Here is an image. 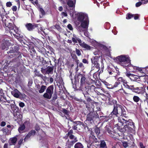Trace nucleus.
Returning <instances> with one entry per match:
<instances>
[{
	"mask_svg": "<svg viewBox=\"0 0 148 148\" xmlns=\"http://www.w3.org/2000/svg\"><path fill=\"white\" fill-rule=\"evenodd\" d=\"M142 4H143V3L142 1V2H137L136 4V7H138L140 6Z\"/></svg>",
	"mask_w": 148,
	"mask_h": 148,
	"instance_id": "nucleus-42",
	"label": "nucleus"
},
{
	"mask_svg": "<svg viewBox=\"0 0 148 148\" xmlns=\"http://www.w3.org/2000/svg\"><path fill=\"white\" fill-rule=\"evenodd\" d=\"M79 77H81L80 80V84L83 85L85 84L86 82V78L82 75L79 74L77 75Z\"/></svg>",
	"mask_w": 148,
	"mask_h": 148,
	"instance_id": "nucleus-20",
	"label": "nucleus"
},
{
	"mask_svg": "<svg viewBox=\"0 0 148 148\" xmlns=\"http://www.w3.org/2000/svg\"><path fill=\"white\" fill-rule=\"evenodd\" d=\"M62 15L65 16H67V14L66 12H63L61 13Z\"/></svg>",
	"mask_w": 148,
	"mask_h": 148,
	"instance_id": "nucleus-57",
	"label": "nucleus"
},
{
	"mask_svg": "<svg viewBox=\"0 0 148 148\" xmlns=\"http://www.w3.org/2000/svg\"><path fill=\"white\" fill-rule=\"evenodd\" d=\"M23 139H22V138L18 142V145H21L23 142Z\"/></svg>",
	"mask_w": 148,
	"mask_h": 148,
	"instance_id": "nucleus-58",
	"label": "nucleus"
},
{
	"mask_svg": "<svg viewBox=\"0 0 148 148\" xmlns=\"http://www.w3.org/2000/svg\"><path fill=\"white\" fill-rule=\"evenodd\" d=\"M133 17V15L131 14H128L127 16L126 17V18L127 19H130Z\"/></svg>",
	"mask_w": 148,
	"mask_h": 148,
	"instance_id": "nucleus-44",
	"label": "nucleus"
},
{
	"mask_svg": "<svg viewBox=\"0 0 148 148\" xmlns=\"http://www.w3.org/2000/svg\"><path fill=\"white\" fill-rule=\"evenodd\" d=\"M38 25L35 24H33L30 23H27L26 25V27L27 29L29 31H32L33 29L35 28L38 27Z\"/></svg>",
	"mask_w": 148,
	"mask_h": 148,
	"instance_id": "nucleus-11",
	"label": "nucleus"
},
{
	"mask_svg": "<svg viewBox=\"0 0 148 148\" xmlns=\"http://www.w3.org/2000/svg\"><path fill=\"white\" fill-rule=\"evenodd\" d=\"M84 34L86 36L88 37V34L86 31L84 32Z\"/></svg>",
	"mask_w": 148,
	"mask_h": 148,
	"instance_id": "nucleus-61",
	"label": "nucleus"
},
{
	"mask_svg": "<svg viewBox=\"0 0 148 148\" xmlns=\"http://www.w3.org/2000/svg\"><path fill=\"white\" fill-rule=\"evenodd\" d=\"M126 112L123 107L120 105H114L113 111L109 115L110 118L117 117L118 123L117 125H123L127 121V117L125 116Z\"/></svg>",
	"mask_w": 148,
	"mask_h": 148,
	"instance_id": "nucleus-1",
	"label": "nucleus"
},
{
	"mask_svg": "<svg viewBox=\"0 0 148 148\" xmlns=\"http://www.w3.org/2000/svg\"><path fill=\"white\" fill-rule=\"evenodd\" d=\"M19 105L21 107H23L25 105L24 103L22 102L19 103Z\"/></svg>",
	"mask_w": 148,
	"mask_h": 148,
	"instance_id": "nucleus-50",
	"label": "nucleus"
},
{
	"mask_svg": "<svg viewBox=\"0 0 148 148\" xmlns=\"http://www.w3.org/2000/svg\"><path fill=\"white\" fill-rule=\"evenodd\" d=\"M12 9L14 11H16L17 9V7L16 6H13L12 8Z\"/></svg>",
	"mask_w": 148,
	"mask_h": 148,
	"instance_id": "nucleus-47",
	"label": "nucleus"
},
{
	"mask_svg": "<svg viewBox=\"0 0 148 148\" xmlns=\"http://www.w3.org/2000/svg\"><path fill=\"white\" fill-rule=\"evenodd\" d=\"M73 133V131L72 130H70L68 133L67 135L68 136L69 135H70L72 134Z\"/></svg>",
	"mask_w": 148,
	"mask_h": 148,
	"instance_id": "nucleus-54",
	"label": "nucleus"
},
{
	"mask_svg": "<svg viewBox=\"0 0 148 148\" xmlns=\"http://www.w3.org/2000/svg\"><path fill=\"white\" fill-rule=\"evenodd\" d=\"M117 92H119L122 94H123V93H125L126 95H127L128 94L122 88H122H119L117 91Z\"/></svg>",
	"mask_w": 148,
	"mask_h": 148,
	"instance_id": "nucleus-29",
	"label": "nucleus"
},
{
	"mask_svg": "<svg viewBox=\"0 0 148 148\" xmlns=\"http://www.w3.org/2000/svg\"><path fill=\"white\" fill-rule=\"evenodd\" d=\"M123 145L125 148H126L128 146V145L127 143L126 142H124L123 143Z\"/></svg>",
	"mask_w": 148,
	"mask_h": 148,
	"instance_id": "nucleus-41",
	"label": "nucleus"
},
{
	"mask_svg": "<svg viewBox=\"0 0 148 148\" xmlns=\"http://www.w3.org/2000/svg\"><path fill=\"white\" fill-rule=\"evenodd\" d=\"M10 43L8 40H5L3 43L1 47L3 50H6L8 49V48L10 47Z\"/></svg>",
	"mask_w": 148,
	"mask_h": 148,
	"instance_id": "nucleus-10",
	"label": "nucleus"
},
{
	"mask_svg": "<svg viewBox=\"0 0 148 148\" xmlns=\"http://www.w3.org/2000/svg\"><path fill=\"white\" fill-rule=\"evenodd\" d=\"M8 144L5 143L3 146V148H8Z\"/></svg>",
	"mask_w": 148,
	"mask_h": 148,
	"instance_id": "nucleus-60",
	"label": "nucleus"
},
{
	"mask_svg": "<svg viewBox=\"0 0 148 148\" xmlns=\"http://www.w3.org/2000/svg\"><path fill=\"white\" fill-rule=\"evenodd\" d=\"M68 136H69L70 139L73 140L70 142V144L71 145H73L74 143L77 141V137L73 134L70 135Z\"/></svg>",
	"mask_w": 148,
	"mask_h": 148,
	"instance_id": "nucleus-17",
	"label": "nucleus"
},
{
	"mask_svg": "<svg viewBox=\"0 0 148 148\" xmlns=\"http://www.w3.org/2000/svg\"><path fill=\"white\" fill-rule=\"evenodd\" d=\"M116 82H119L120 83L121 82H122L123 86L126 88H127L128 87H129V85L126 81L125 80L123 79L122 77H119L118 79Z\"/></svg>",
	"mask_w": 148,
	"mask_h": 148,
	"instance_id": "nucleus-12",
	"label": "nucleus"
},
{
	"mask_svg": "<svg viewBox=\"0 0 148 148\" xmlns=\"http://www.w3.org/2000/svg\"><path fill=\"white\" fill-rule=\"evenodd\" d=\"M104 84L108 88L110 89L113 88V86L111 84H109L106 82H105Z\"/></svg>",
	"mask_w": 148,
	"mask_h": 148,
	"instance_id": "nucleus-33",
	"label": "nucleus"
},
{
	"mask_svg": "<svg viewBox=\"0 0 148 148\" xmlns=\"http://www.w3.org/2000/svg\"><path fill=\"white\" fill-rule=\"evenodd\" d=\"M142 1L143 3L144 4H146L147 2L148 3V0H141Z\"/></svg>",
	"mask_w": 148,
	"mask_h": 148,
	"instance_id": "nucleus-56",
	"label": "nucleus"
},
{
	"mask_svg": "<svg viewBox=\"0 0 148 148\" xmlns=\"http://www.w3.org/2000/svg\"><path fill=\"white\" fill-rule=\"evenodd\" d=\"M139 144L141 148H145V147L143 145L142 143L140 142Z\"/></svg>",
	"mask_w": 148,
	"mask_h": 148,
	"instance_id": "nucleus-55",
	"label": "nucleus"
},
{
	"mask_svg": "<svg viewBox=\"0 0 148 148\" xmlns=\"http://www.w3.org/2000/svg\"><path fill=\"white\" fill-rule=\"evenodd\" d=\"M95 114L93 112H90L87 115L86 120L91 121L94 119Z\"/></svg>",
	"mask_w": 148,
	"mask_h": 148,
	"instance_id": "nucleus-15",
	"label": "nucleus"
},
{
	"mask_svg": "<svg viewBox=\"0 0 148 148\" xmlns=\"http://www.w3.org/2000/svg\"><path fill=\"white\" fill-rule=\"evenodd\" d=\"M38 59L40 61V62H43L44 61V58H43L41 57L40 56H38Z\"/></svg>",
	"mask_w": 148,
	"mask_h": 148,
	"instance_id": "nucleus-38",
	"label": "nucleus"
},
{
	"mask_svg": "<svg viewBox=\"0 0 148 148\" xmlns=\"http://www.w3.org/2000/svg\"><path fill=\"white\" fill-rule=\"evenodd\" d=\"M67 2V4L70 7H73L75 5L76 0H68Z\"/></svg>",
	"mask_w": 148,
	"mask_h": 148,
	"instance_id": "nucleus-23",
	"label": "nucleus"
},
{
	"mask_svg": "<svg viewBox=\"0 0 148 148\" xmlns=\"http://www.w3.org/2000/svg\"><path fill=\"white\" fill-rule=\"evenodd\" d=\"M9 25H8V27L10 30L14 29L16 26L12 23H9Z\"/></svg>",
	"mask_w": 148,
	"mask_h": 148,
	"instance_id": "nucleus-32",
	"label": "nucleus"
},
{
	"mask_svg": "<svg viewBox=\"0 0 148 148\" xmlns=\"http://www.w3.org/2000/svg\"><path fill=\"white\" fill-rule=\"evenodd\" d=\"M72 40L74 43H77V42H78L79 44L82 41L81 40L75 35H73V37L72 38Z\"/></svg>",
	"mask_w": 148,
	"mask_h": 148,
	"instance_id": "nucleus-19",
	"label": "nucleus"
},
{
	"mask_svg": "<svg viewBox=\"0 0 148 148\" xmlns=\"http://www.w3.org/2000/svg\"><path fill=\"white\" fill-rule=\"evenodd\" d=\"M74 123H75V125H77V126L80 125H81L82 123V122L79 121H75L74 122Z\"/></svg>",
	"mask_w": 148,
	"mask_h": 148,
	"instance_id": "nucleus-40",
	"label": "nucleus"
},
{
	"mask_svg": "<svg viewBox=\"0 0 148 148\" xmlns=\"http://www.w3.org/2000/svg\"><path fill=\"white\" fill-rule=\"evenodd\" d=\"M14 29V31L15 33L17 34L18 31V29L15 26V27Z\"/></svg>",
	"mask_w": 148,
	"mask_h": 148,
	"instance_id": "nucleus-48",
	"label": "nucleus"
},
{
	"mask_svg": "<svg viewBox=\"0 0 148 148\" xmlns=\"http://www.w3.org/2000/svg\"><path fill=\"white\" fill-rule=\"evenodd\" d=\"M100 145V148H107L106 143L104 140H101V141Z\"/></svg>",
	"mask_w": 148,
	"mask_h": 148,
	"instance_id": "nucleus-26",
	"label": "nucleus"
},
{
	"mask_svg": "<svg viewBox=\"0 0 148 148\" xmlns=\"http://www.w3.org/2000/svg\"><path fill=\"white\" fill-rule=\"evenodd\" d=\"M12 94L15 97L20 98V92L17 89H14L11 92Z\"/></svg>",
	"mask_w": 148,
	"mask_h": 148,
	"instance_id": "nucleus-13",
	"label": "nucleus"
},
{
	"mask_svg": "<svg viewBox=\"0 0 148 148\" xmlns=\"http://www.w3.org/2000/svg\"><path fill=\"white\" fill-rule=\"evenodd\" d=\"M46 86L44 85H42V86H41L40 90H39V92L40 93H43V92H44V91L46 89Z\"/></svg>",
	"mask_w": 148,
	"mask_h": 148,
	"instance_id": "nucleus-31",
	"label": "nucleus"
},
{
	"mask_svg": "<svg viewBox=\"0 0 148 148\" xmlns=\"http://www.w3.org/2000/svg\"><path fill=\"white\" fill-rule=\"evenodd\" d=\"M97 139L95 138V136L94 135H92L91 136H90L89 137V141L90 143L91 144L95 143H97Z\"/></svg>",
	"mask_w": 148,
	"mask_h": 148,
	"instance_id": "nucleus-18",
	"label": "nucleus"
},
{
	"mask_svg": "<svg viewBox=\"0 0 148 148\" xmlns=\"http://www.w3.org/2000/svg\"><path fill=\"white\" fill-rule=\"evenodd\" d=\"M78 20L81 22V24L77 25V29L80 32H84L87 29L88 27L89 20L88 15L85 13H80L79 14Z\"/></svg>",
	"mask_w": 148,
	"mask_h": 148,
	"instance_id": "nucleus-2",
	"label": "nucleus"
},
{
	"mask_svg": "<svg viewBox=\"0 0 148 148\" xmlns=\"http://www.w3.org/2000/svg\"><path fill=\"white\" fill-rule=\"evenodd\" d=\"M126 75L128 77H130L131 76H133L134 75L132 74L131 73H126Z\"/></svg>",
	"mask_w": 148,
	"mask_h": 148,
	"instance_id": "nucleus-49",
	"label": "nucleus"
},
{
	"mask_svg": "<svg viewBox=\"0 0 148 148\" xmlns=\"http://www.w3.org/2000/svg\"><path fill=\"white\" fill-rule=\"evenodd\" d=\"M14 116L17 119H21L22 117V115L20 114L19 113H18V114H17L16 115L15 114H14Z\"/></svg>",
	"mask_w": 148,
	"mask_h": 148,
	"instance_id": "nucleus-35",
	"label": "nucleus"
},
{
	"mask_svg": "<svg viewBox=\"0 0 148 148\" xmlns=\"http://www.w3.org/2000/svg\"><path fill=\"white\" fill-rule=\"evenodd\" d=\"M17 138L16 137L10 138L8 141L10 145H15L17 140Z\"/></svg>",
	"mask_w": 148,
	"mask_h": 148,
	"instance_id": "nucleus-16",
	"label": "nucleus"
},
{
	"mask_svg": "<svg viewBox=\"0 0 148 148\" xmlns=\"http://www.w3.org/2000/svg\"><path fill=\"white\" fill-rule=\"evenodd\" d=\"M36 132L34 130H32L29 132L28 134L26 135L24 139V140H25L26 139H27L29 138L32 136H33L35 135Z\"/></svg>",
	"mask_w": 148,
	"mask_h": 148,
	"instance_id": "nucleus-21",
	"label": "nucleus"
},
{
	"mask_svg": "<svg viewBox=\"0 0 148 148\" xmlns=\"http://www.w3.org/2000/svg\"><path fill=\"white\" fill-rule=\"evenodd\" d=\"M53 79L52 77H51L50 78V82L51 83H52L53 82Z\"/></svg>",
	"mask_w": 148,
	"mask_h": 148,
	"instance_id": "nucleus-62",
	"label": "nucleus"
},
{
	"mask_svg": "<svg viewBox=\"0 0 148 148\" xmlns=\"http://www.w3.org/2000/svg\"><path fill=\"white\" fill-rule=\"evenodd\" d=\"M39 11L40 12V18H42L43 17V16L45 14V11L42 8H40Z\"/></svg>",
	"mask_w": 148,
	"mask_h": 148,
	"instance_id": "nucleus-30",
	"label": "nucleus"
},
{
	"mask_svg": "<svg viewBox=\"0 0 148 148\" xmlns=\"http://www.w3.org/2000/svg\"><path fill=\"white\" fill-rule=\"evenodd\" d=\"M133 99L134 101L137 102L139 101L140 99L138 97L136 96H134L133 97Z\"/></svg>",
	"mask_w": 148,
	"mask_h": 148,
	"instance_id": "nucleus-34",
	"label": "nucleus"
},
{
	"mask_svg": "<svg viewBox=\"0 0 148 148\" xmlns=\"http://www.w3.org/2000/svg\"><path fill=\"white\" fill-rule=\"evenodd\" d=\"M75 52L76 54L78 56H79L81 55V51L79 49L76 48Z\"/></svg>",
	"mask_w": 148,
	"mask_h": 148,
	"instance_id": "nucleus-36",
	"label": "nucleus"
},
{
	"mask_svg": "<svg viewBox=\"0 0 148 148\" xmlns=\"http://www.w3.org/2000/svg\"><path fill=\"white\" fill-rule=\"evenodd\" d=\"M122 85L119 82H116L115 83L113 88H117V89L118 90L119 88H122Z\"/></svg>",
	"mask_w": 148,
	"mask_h": 148,
	"instance_id": "nucleus-24",
	"label": "nucleus"
},
{
	"mask_svg": "<svg viewBox=\"0 0 148 148\" xmlns=\"http://www.w3.org/2000/svg\"><path fill=\"white\" fill-rule=\"evenodd\" d=\"M126 119L127 121H126V123H124L123 125H117L118 126L120 131L122 132H129L132 130V127L130 126H132L133 127L134 126V123L132 122V120H128L127 117Z\"/></svg>",
	"mask_w": 148,
	"mask_h": 148,
	"instance_id": "nucleus-3",
	"label": "nucleus"
},
{
	"mask_svg": "<svg viewBox=\"0 0 148 148\" xmlns=\"http://www.w3.org/2000/svg\"><path fill=\"white\" fill-rule=\"evenodd\" d=\"M12 5V3L10 2H7L6 3V6L7 7H10Z\"/></svg>",
	"mask_w": 148,
	"mask_h": 148,
	"instance_id": "nucleus-43",
	"label": "nucleus"
},
{
	"mask_svg": "<svg viewBox=\"0 0 148 148\" xmlns=\"http://www.w3.org/2000/svg\"><path fill=\"white\" fill-rule=\"evenodd\" d=\"M127 56L122 55L116 57V60L119 61V63L123 66H130V60Z\"/></svg>",
	"mask_w": 148,
	"mask_h": 148,
	"instance_id": "nucleus-4",
	"label": "nucleus"
},
{
	"mask_svg": "<svg viewBox=\"0 0 148 148\" xmlns=\"http://www.w3.org/2000/svg\"><path fill=\"white\" fill-rule=\"evenodd\" d=\"M6 125V123L5 121H2L1 123V126L2 127L5 126Z\"/></svg>",
	"mask_w": 148,
	"mask_h": 148,
	"instance_id": "nucleus-51",
	"label": "nucleus"
},
{
	"mask_svg": "<svg viewBox=\"0 0 148 148\" xmlns=\"http://www.w3.org/2000/svg\"><path fill=\"white\" fill-rule=\"evenodd\" d=\"M138 87H134V85H129L127 89L132 90L133 91L137 92L138 91L140 92L141 90H144V88L143 86L142 87L141 85L142 84L139 82L137 83Z\"/></svg>",
	"mask_w": 148,
	"mask_h": 148,
	"instance_id": "nucleus-9",
	"label": "nucleus"
},
{
	"mask_svg": "<svg viewBox=\"0 0 148 148\" xmlns=\"http://www.w3.org/2000/svg\"><path fill=\"white\" fill-rule=\"evenodd\" d=\"M99 48L101 50L100 51H97L94 52L95 55H98L99 56H101L102 54L105 55L109 56L110 54V51L104 45L99 44Z\"/></svg>",
	"mask_w": 148,
	"mask_h": 148,
	"instance_id": "nucleus-5",
	"label": "nucleus"
},
{
	"mask_svg": "<svg viewBox=\"0 0 148 148\" xmlns=\"http://www.w3.org/2000/svg\"><path fill=\"white\" fill-rule=\"evenodd\" d=\"M93 113H94L95 114L94 118H99V116L98 114L97 113H96L95 114V112H93Z\"/></svg>",
	"mask_w": 148,
	"mask_h": 148,
	"instance_id": "nucleus-53",
	"label": "nucleus"
},
{
	"mask_svg": "<svg viewBox=\"0 0 148 148\" xmlns=\"http://www.w3.org/2000/svg\"><path fill=\"white\" fill-rule=\"evenodd\" d=\"M79 45L81 47L84 49H90V46L88 45L84 42H82V41L79 43Z\"/></svg>",
	"mask_w": 148,
	"mask_h": 148,
	"instance_id": "nucleus-22",
	"label": "nucleus"
},
{
	"mask_svg": "<svg viewBox=\"0 0 148 148\" xmlns=\"http://www.w3.org/2000/svg\"><path fill=\"white\" fill-rule=\"evenodd\" d=\"M53 85L48 87L46 90V92L43 95L44 97L49 99H50L53 93Z\"/></svg>",
	"mask_w": 148,
	"mask_h": 148,
	"instance_id": "nucleus-8",
	"label": "nucleus"
},
{
	"mask_svg": "<svg viewBox=\"0 0 148 148\" xmlns=\"http://www.w3.org/2000/svg\"><path fill=\"white\" fill-rule=\"evenodd\" d=\"M67 27L68 29L71 30H72L73 29L72 26L70 24H69L67 25Z\"/></svg>",
	"mask_w": 148,
	"mask_h": 148,
	"instance_id": "nucleus-46",
	"label": "nucleus"
},
{
	"mask_svg": "<svg viewBox=\"0 0 148 148\" xmlns=\"http://www.w3.org/2000/svg\"><path fill=\"white\" fill-rule=\"evenodd\" d=\"M105 130H106V131L108 132V133L110 135H111L112 134L111 131L110 130V129L106 127L105 128Z\"/></svg>",
	"mask_w": 148,
	"mask_h": 148,
	"instance_id": "nucleus-39",
	"label": "nucleus"
},
{
	"mask_svg": "<svg viewBox=\"0 0 148 148\" xmlns=\"http://www.w3.org/2000/svg\"><path fill=\"white\" fill-rule=\"evenodd\" d=\"M53 71V68L51 66H48L46 71L45 74H49L52 72Z\"/></svg>",
	"mask_w": 148,
	"mask_h": 148,
	"instance_id": "nucleus-27",
	"label": "nucleus"
},
{
	"mask_svg": "<svg viewBox=\"0 0 148 148\" xmlns=\"http://www.w3.org/2000/svg\"><path fill=\"white\" fill-rule=\"evenodd\" d=\"M25 129V126L24 125H20L18 129V131L20 133H21L24 132Z\"/></svg>",
	"mask_w": 148,
	"mask_h": 148,
	"instance_id": "nucleus-25",
	"label": "nucleus"
},
{
	"mask_svg": "<svg viewBox=\"0 0 148 148\" xmlns=\"http://www.w3.org/2000/svg\"><path fill=\"white\" fill-rule=\"evenodd\" d=\"M83 145L80 143L78 142L75 144L74 148H84Z\"/></svg>",
	"mask_w": 148,
	"mask_h": 148,
	"instance_id": "nucleus-28",
	"label": "nucleus"
},
{
	"mask_svg": "<svg viewBox=\"0 0 148 148\" xmlns=\"http://www.w3.org/2000/svg\"><path fill=\"white\" fill-rule=\"evenodd\" d=\"M10 47V50L7 52L8 53H14L16 52V50H18L17 47L15 45H11Z\"/></svg>",
	"mask_w": 148,
	"mask_h": 148,
	"instance_id": "nucleus-14",
	"label": "nucleus"
},
{
	"mask_svg": "<svg viewBox=\"0 0 148 148\" xmlns=\"http://www.w3.org/2000/svg\"><path fill=\"white\" fill-rule=\"evenodd\" d=\"M98 57L96 56L91 60L92 63V69L98 71L99 70L100 67L99 64L98 62Z\"/></svg>",
	"mask_w": 148,
	"mask_h": 148,
	"instance_id": "nucleus-7",
	"label": "nucleus"
},
{
	"mask_svg": "<svg viewBox=\"0 0 148 148\" xmlns=\"http://www.w3.org/2000/svg\"><path fill=\"white\" fill-rule=\"evenodd\" d=\"M82 62L84 63L85 64H88V61L85 59H84L82 60Z\"/></svg>",
	"mask_w": 148,
	"mask_h": 148,
	"instance_id": "nucleus-52",
	"label": "nucleus"
},
{
	"mask_svg": "<svg viewBox=\"0 0 148 148\" xmlns=\"http://www.w3.org/2000/svg\"><path fill=\"white\" fill-rule=\"evenodd\" d=\"M100 130L98 128L96 127L95 129V132L97 135H98L100 133Z\"/></svg>",
	"mask_w": 148,
	"mask_h": 148,
	"instance_id": "nucleus-37",
	"label": "nucleus"
},
{
	"mask_svg": "<svg viewBox=\"0 0 148 148\" xmlns=\"http://www.w3.org/2000/svg\"><path fill=\"white\" fill-rule=\"evenodd\" d=\"M88 89H90L91 92H95L98 95H100L101 96H104L103 93H106V92L104 89L101 88H96L93 85L88 87Z\"/></svg>",
	"mask_w": 148,
	"mask_h": 148,
	"instance_id": "nucleus-6",
	"label": "nucleus"
},
{
	"mask_svg": "<svg viewBox=\"0 0 148 148\" xmlns=\"http://www.w3.org/2000/svg\"><path fill=\"white\" fill-rule=\"evenodd\" d=\"M73 128L74 130H77V127L75 125L73 127Z\"/></svg>",
	"mask_w": 148,
	"mask_h": 148,
	"instance_id": "nucleus-64",
	"label": "nucleus"
},
{
	"mask_svg": "<svg viewBox=\"0 0 148 148\" xmlns=\"http://www.w3.org/2000/svg\"><path fill=\"white\" fill-rule=\"evenodd\" d=\"M86 100L87 101H91V99L90 97H87L86 98Z\"/></svg>",
	"mask_w": 148,
	"mask_h": 148,
	"instance_id": "nucleus-63",
	"label": "nucleus"
},
{
	"mask_svg": "<svg viewBox=\"0 0 148 148\" xmlns=\"http://www.w3.org/2000/svg\"><path fill=\"white\" fill-rule=\"evenodd\" d=\"M63 8L62 6H60L59 7L58 10L60 11H62L63 10Z\"/></svg>",
	"mask_w": 148,
	"mask_h": 148,
	"instance_id": "nucleus-59",
	"label": "nucleus"
},
{
	"mask_svg": "<svg viewBox=\"0 0 148 148\" xmlns=\"http://www.w3.org/2000/svg\"><path fill=\"white\" fill-rule=\"evenodd\" d=\"M146 93V96L145 97L147 99L148 98V86L147 88V90L145 91Z\"/></svg>",
	"mask_w": 148,
	"mask_h": 148,
	"instance_id": "nucleus-45",
	"label": "nucleus"
}]
</instances>
